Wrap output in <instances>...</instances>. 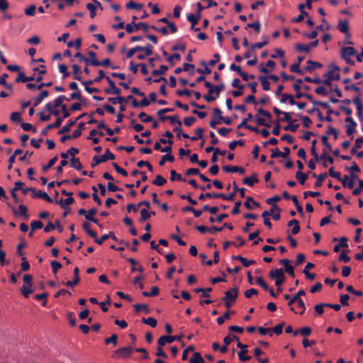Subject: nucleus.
<instances>
[{
	"instance_id": "1",
	"label": "nucleus",
	"mask_w": 363,
	"mask_h": 363,
	"mask_svg": "<svg viewBox=\"0 0 363 363\" xmlns=\"http://www.w3.org/2000/svg\"><path fill=\"white\" fill-rule=\"evenodd\" d=\"M115 155L112 154L108 149H106L105 151V153L100 156H94L91 163V167H94L99 164L101 162H105L108 160H114Z\"/></svg>"
},
{
	"instance_id": "2",
	"label": "nucleus",
	"mask_w": 363,
	"mask_h": 363,
	"mask_svg": "<svg viewBox=\"0 0 363 363\" xmlns=\"http://www.w3.org/2000/svg\"><path fill=\"white\" fill-rule=\"evenodd\" d=\"M269 277L272 279H275V285L277 286H281V285L285 281V275L282 269H272L269 272Z\"/></svg>"
},
{
	"instance_id": "3",
	"label": "nucleus",
	"mask_w": 363,
	"mask_h": 363,
	"mask_svg": "<svg viewBox=\"0 0 363 363\" xmlns=\"http://www.w3.org/2000/svg\"><path fill=\"white\" fill-rule=\"evenodd\" d=\"M206 198H220L227 201H233L234 199V194H220V193H206L201 194L199 196V200H204Z\"/></svg>"
},
{
	"instance_id": "4",
	"label": "nucleus",
	"mask_w": 363,
	"mask_h": 363,
	"mask_svg": "<svg viewBox=\"0 0 363 363\" xmlns=\"http://www.w3.org/2000/svg\"><path fill=\"white\" fill-rule=\"evenodd\" d=\"M182 337H183L182 335H174V336L162 335L159 338L157 343L160 346H163L166 343H172L175 340L180 341L182 340Z\"/></svg>"
},
{
	"instance_id": "5",
	"label": "nucleus",
	"mask_w": 363,
	"mask_h": 363,
	"mask_svg": "<svg viewBox=\"0 0 363 363\" xmlns=\"http://www.w3.org/2000/svg\"><path fill=\"white\" fill-rule=\"evenodd\" d=\"M340 68L335 65L329 66V71L323 75V77H330V79L339 80L340 75L338 73Z\"/></svg>"
},
{
	"instance_id": "6",
	"label": "nucleus",
	"mask_w": 363,
	"mask_h": 363,
	"mask_svg": "<svg viewBox=\"0 0 363 363\" xmlns=\"http://www.w3.org/2000/svg\"><path fill=\"white\" fill-rule=\"evenodd\" d=\"M133 352V350L131 347H125L118 349L115 352V356L118 358H126L129 357Z\"/></svg>"
},
{
	"instance_id": "7",
	"label": "nucleus",
	"mask_w": 363,
	"mask_h": 363,
	"mask_svg": "<svg viewBox=\"0 0 363 363\" xmlns=\"http://www.w3.org/2000/svg\"><path fill=\"white\" fill-rule=\"evenodd\" d=\"M239 294V289L237 287H234L229 291L225 292V296L222 300H227L234 302L238 298Z\"/></svg>"
},
{
	"instance_id": "8",
	"label": "nucleus",
	"mask_w": 363,
	"mask_h": 363,
	"mask_svg": "<svg viewBox=\"0 0 363 363\" xmlns=\"http://www.w3.org/2000/svg\"><path fill=\"white\" fill-rule=\"evenodd\" d=\"M237 347L241 350L238 352V357L240 361H246L251 359V357L245 355L247 352V345L242 344L240 341L237 342Z\"/></svg>"
},
{
	"instance_id": "9",
	"label": "nucleus",
	"mask_w": 363,
	"mask_h": 363,
	"mask_svg": "<svg viewBox=\"0 0 363 363\" xmlns=\"http://www.w3.org/2000/svg\"><path fill=\"white\" fill-rule=\"evenodd\" d=\"M337 28L341 33L345 34L346 38H350V34L348 32L349 22L347 20L340 19Z\"/></svg>"
},
{
	"instance_id": "10",
	"label": "nucleus",
	"mask_w": 363,
	"mask_h": 363,
	"mask_svg": "<svg viewBox=\"0 0 363 363\" xmlns=\"http://www.w3.org/2000/svg\"><path fill=\"white\" fill-rule=\"evenodd\" d=\"M109 84V88L105 89V92L108 94H116L119 95L121 94V89L116 86L115 83L109 77H106Z\"/></svg>"
},
{
	"instance_id": "11",
	"label": "nucleus",
	"mask_w": 363,
	"mask_h": 363,
	"mask_svg": "<svg viewBox=\"0 0 363 363\" xmlns=\"http://www.w3.org/2000/svg\"><path fill=\"white\" fill-rule=\"evenodd\" d=\"M290 154V149L287 147L284 148V152L279 151L278 148L272 150V158L276 157H286Z\"/></svg>"
},
{
	"instance_id": "12",
	"label": "nucleus",
	"mask_w": 363,
	"mask_h": 363,
	"mask_svg": "<svg viewBox=\"0 0 363 363\" xmlns=\"http://www.w3.org/2000/svg\"><path fill=\"white\" fill-rule=\"evenodd\" d=\"M357 55L356 50L352 47H343L340 51L342 58L346 59Z\"/></svg>"
},
{
	"instance_id": "13",
	"label": "nucleus",
	"mask_w": 363,
	"mask_h": 363,
	"mask_svg": "<svg viewBox=\"0 0 363 363\" xmlns=\"http://www.w3.org/2000/svg\"><path fill=\"white\" fill-rule=\"evenodd\" d=\"M74 279L72 281H67L65 283V285L67 286H74L77 285L79 283L80 279H79V269L77 267H76L74 269Z\"/></svg>"
},
{
	"instance_id": "14",
	"label": "nucleus",
	"mask_w": 363,
	"mask_h": 363,
	"mask_svg": "<svg viewBox=\"0 0 363 363\" xmlns=\"http://www.w3.org/2000/svg\"><path fill=\"white\" fill-rule=\"evenodd\" d=\"M306 294L304 290H300L298 291L288 302V306L290 307V309L291 311H294L296 313L294 308L292 306V304L297 301L298 302V300H301L300 296H304Z\"/></svg>"
},
{
	"instance_id": "15",
	"label": "nucleus",
	"mask_w": 363,
	"mask_h": 363,
	"mask_svg": "<svg viewBox=\"0 0 363 363\" xmlns=\"http://www.w3.org/2000/svg\"><path fill=\"white\" fill-rule=\"evenodd\" d=\"M280 263L282 264L284 267V271L290 274L291 277H294V268L291 265L289 264L290 260L287 259H284L280 260Z\"/></svg>"
},
{
	"instance_id": "16",
	"label": "nucleus",
	"mask_w": 363,
	"mask_h": 363,
	"mask_svg": "<svg viewBox=\"0 0 363 363\" xmlns=\"http://www.w3.org/2000/svg\"><path fill=\"white\" fill-rule=\"evenodd\" d=\"M306 64L307 66L305 67V69L310 72L315 70L318 68H321L323 67V65L321 63L318 62H314L312 60H308Z\"/></svg>"
},
{
	"instance_id": "17",
	"label": "nucleus",
	"mask_w": 363,
	"mask_h": 363,
	"mask_svg": "<svg viewBox=\"0 0 363 363\" xmlns=\"http://www.w3.org/2000/svg\"><path fill=\"white\" fill-rule=\"evenodd\" d=\"M259 179L257 178V174L256 173L252 174L250 177H245L242 180V183L249 186H252L255 183H257Z\"/></svg>"
},
{
	"instance_id": "18",
	"label": "nucleus",
	"mask_w": 363,
	"mask_h": 363,
	"mask_svg": "<svg viewBox=\"0 0 363 363\" xmlns=\"http://www.w3.org/2000/svg\"><path fill=\"white\" fill-rule=\"evenodd\" d=\"M33 197L40 198L42 199L45 200L48 203H52L53 201L52 198L46 192H43L41 191H38V192H35V191L33 194Z\"/></svg>"
},
{
	"instance_id": "19",
	"label": "nucleus",
	"mask_w": 363,
	"mask_h": 363,
	"mask_svg": "<svg viewBox=\"0 0 363 363\" xmlns=\"http://www.w3.org/2000/svg\"><path fill=\"white\" fill-rule=\"evenodd\" d=\"M223 170L226 172H238L241 174L245 173V169L237 166H224Z\"/></svg>"
},
{
	"instance_id": "20",
	"label": "nucleus",
	"mask_w": 363,
	"mask_h": 363,
	"mask_svg": "<svg viewBox=\"0 0 363 363\" xmlns=\"http://www.w3.org/2000/svg\"><path fill=\"white\" fill-rule=\"evenodd\" d=\"M322 160H325L323 162V166L324 167H327L329 164H333L334 162V159L330 156L326 150H323L321 155Z\"/></svg>"
},
{
	"instance_id": "21",
	"label": "nucleus",
	"mask_w": 363,
	"mask_h": 363,
	"mask_svg": "<svg viewBox=\"0 0 363 363\" xmlns=\"http://www.w3.org/2000/svg\"><path fill=\"white\" fill-rule=\"evenodd\" d=\"M233 258L240 261L245 267H248L250 265L254 264L255 263V260H248L240 255L233 256Z\"/></svg>"
},
{
	"instance_id": "22",
	"label": "nucleus",
	"mask_w": 363,
	"mask_h": 363,
	"mask_svg": "<svg viewBox=\"0 0 363 363\" xmlns=\"http://www.w3.org/2000/svg\"><path fill=\"white\" fill-rule=\"evenodd\" d=\"M166 120H169L171 124L177 123V125H179V126L182 125V121L179 119L178 116H167L165 117L160 118L161 121H164Z\"/></svg>"
},
{
	"instance_id": "23",
	"label": "nucleus",
	"mask_w": 363,
	"mask_h": 363,
	"mask_svg": "<svg viewBox=\"0 0 363 363\" xmlns=\"http://www.w3.org/2000/svg\"><path fill=\"white\" fill-rule=\"evenodd\" d=\"M48 91L43 90L38 95V96L35 99V101L33 103V107L38 106L45 98L48 96Z\"/></svg>"
},
{
	"instance_id": "24",
	"label": "nucleus",
	"mask_w": 363,
	"mask_h": 363,
	"mask_svg": "<svg viewBox=\"0 0 363 363\" xmlns=\"http://www.w3.org/2000/svg\"><path fill=\"white\" fill-rule=\"evenodd\" d=\"M342 186L344 187H347L350 189H352L354 187V182L352 180H350V177L348 175H344L343 177H342V181H340Z\"/></svg>"
},
{
	"instance_id": "25",
	"label": "nucleus",
	"mask_w": 363,
	"mask_h": 363,
	"mask_svg": "<svg viewBox=\"0 0 363 363\" xmlns=\"http://www.w3.org/2000/svg\"><path fill=\"white\" fill-rule=\"evenodd\" d=\"M189 363H204L205 361L200 352H194L193 357L189 359Z\"/></svg>"
},
{
	"instance_id": "26",
	"label": "nucleus",
	"mask_w": 363,
	"mask_h": 363,
	"mask_svg": "<svg viewBox=\"0 0 363 363\" xmlns=\"http://www.w3.org/2000/svg\"><path fill=\"white\" fill-rule=\"evenodd\" d=\"M258 79L261 82L262 88L264 91H269L270 89V83L268 81L267 76H259Z\"/></svg>"
},
{
	"instance_id": "27",
	"label": "nucleus",
	"mask_w": 363,
	"mask_h": 363,
	"mask_svg": "<svg viewBox=\"0 0 363 363\" xmlns=\"http://www.w3.org/2000/svg\"><path fill=\"white\" fill-rule=\"evenodd\" d=\"M72 69L74 79L78 81H82V71L80 70L79 66L77 65H73Z\"/></svg>"
},
{
	"instance_id": "28",
	"label": "nucleus",
	"mask_w": 363,
	"mask_h": 363,
	"mask_svg": "<svg viewBox=\"0 0 363 363\" xmlns=\"http://www.w3.org/2000/svg\"><path fill=\"white\" fill-rule=\"evenodd\" d=\"M97 210L96 208H91L88 211H86V214L85 215V218L89 221L93 223H97V219L94 217V215L96 214Z\"/></svg>"
},
{
	"instance_id": "29",
	"label": "nucleus",
	"mask_w": 363,
	"mask_h": 363,
	"mask_svg": "<svg viewBox=\"0 0 363 363\" xmlns=\"http://www.w3.org/2000/svg\"><path fill=\"white\" fill-rule=\"evenodd\" d=\"M70 164L72 168H74L77 170H80L82 169V165L79 158H77L75 157L71 158Z\"/></svg>"
},
{
	"instance_id": "30",
	"label": "nucleus",
	"mask_w": 363,
	"mask_h": 363,
	"mask_svg": "<svg viewBox=\"0 0 363 363\" xmlns=\"http://www.w3.org/2000/svg\"><path fill=\"white\" fill-rule=\"evenodd\" d=\"M142 322L144 323V324H146V325H148L150 326H151L152 328H155L157 325V321L155 318H152V317H148L147 318H142Z\"/></svg>"
},
{
	"instance_id": "31",
	"label": "nucleus",
	"mask_w": 363,
	"mask_h": 363,
	"mask_svg": "<svg viewBox=\"0 0 363 363\" xmlns=\"http://www.w3.org/2000/svg\"><path fill=\"white\" fill-rule=\"evenodd\" d=\"M64 100H67V101H69V99H67L65 95H60L59 96L57 99H55V100L54 101V103H53V107L55 108H57V107H61L62 108V106H63L62 104V102Z\"/></svg>"
},
{
	"instance_id": "32",
	"label": "nucleus",
	"mask_w": 363,
	"mask_h": 363,
	"mask_svg": "<svg viewBox=\"0 0 363 363\" xmlns=\"http://www.w3.org/2000/svg\"><path fill=\"white\" fill-rule=\"evenodd\" d=\"M125 7L127 9H136L140 11L143 9V5L142 4L135 3L133 1H129L126 4Z\"/></svg>"
},
{
	"instance_id": "33",
	"label": "nucleus",
	"mask_w": 363,
	"mask_h": 363,
	"mask_svg": "<svg viewBox=\"0 0 363 363\" xmlns=\"http://www.w3.org/2000/svg\"><path fill=\"white\" fill-rule=\"evenodd\" d=\"M269 43V38L267 36L264 37V41L255 43L252 45L251 48L252 50H255V49H261L264 46L267 45Z\"/></svg>"
},
{
	"instance_id": "34",
	"label": "nucleus",
	"mask_w": 363,
	"mask_h": 363,
	"mask_svg": "<svg viewBox=\"0 0 363 363\" xmlns=\"http://www.w3.org/2000/svg\"><path fill=\"white\" fill-rule=\"evenodd\" d=\"M90 226H91L90 223H86V222H85L82 224V227H83L84 230L87 233V234L93 238H96V233L90 229Z\"/></svg>"
},
{
	"instance_id": "35",
	"label": "nucleus",
	"mask_w": 363,
	"mask_h": 363,
	"mask_svg": "<svg viewBox=\"0 0 363 363\" xmlns=\"http://www.w3.org/2000/svg\"><path fill=\"white\" fill-rule=\"evenodd\" d=\"M174 157L171 154H166L164 155L162 159L159 162L160 166H163L165 164V162L169 161L170 162H174Z\"/></svg>"
},
{
	"instance_id": "36",
	"label": "nucleus",
	"mask_w": 363,
	"mask_h": 363,
	"mask_svg": "<svg viewBox=\"0 0 363 363\" xmlns=\"http://www.w3.org/2000/svg\"><path fill=\"white\" fill-rule=\"evenodd\" d=\"M134 308L135 311L138 313L141 310H143L146 314H148L150 313V308L147 304H135Z\"/></svg>"
},
{
	"instance_id": "37",
	"label": "nucleus",
	"mask_w": 363,
	"mask_h": 363,
	"mask_svg": "<svg viewBox=\"0 0 363 363\" xmlns=\"http://www.w3.org/2000/svg\"><path fill=\"white\" fill-rule=\"evenodd\" d=\"M296 178L298 180L299 183L303 185L305 184V182L308 179V175L300 171H298L296 173Z\"/></svg>"
},
{
	"instance_id": "38",
	"label": "nucleus",
	"mask_w": 363,
	"mask_h": 363,
	"mask_svg": "<svg viewBox=\"0 0 363 363\" xmlns=\"http://www.w3.org/2000/svg\"><path fill=\"white\" fill-rule=\"evenodd\" d=\"M170 175H171L170 179L172 182H174L176 180L186 182V179H182L181 174L177 173L176 171L174 169L170 171Z\"/></svg>"
},
{
	"instance_id": "39",
	"label": "nucleus",
	"mask_w": 363,
	"mask_h": 363,
	"mask_svg": "<svg viewBox=\"0 0 363 363\" xmlns=\"http://www.w3.org/2000/svg\"><path fill=\"white\" fill-rule=\"evenodd\" d=\"M92 66L97 67V66H104V67H109L111 66V60L108 58H106L104 60L101 62L99 61H93L92 62Z\"/></svg>"
},
{
	"instance_id": "40",
	"label": "nucleus",
	"mask_w": 363,
	"mask_h": 363,
	"mask_svg": "<svg viewBox=\"0 0 363 363\" xmlns=\"http://www.w3.org/2000/svg\"><path fill=\"white\" fill-rule=\"evenodd\" d=\"M362 143L363 140H362L361 137L357 138L355 140V144L351 150V154L355 155L357 153V150L361 148Z\"/></svg>"
},
{
	"instance_id": "41",
	"label": "nucleus",
	"mask_w": 363,
	"mask_h": 363,
	"mask_svg": "<svg viewBox=\"0 0 363 363\" xmlns=\"http://www.w3.org/2000/svg\"><path fill=\"white\" fill-rule=\"evenodd\" d=\"M128 262L132 265V268H131V272H135L136 270H138L139 272H140L141 273L143 272V268L142 266H139L138 268H136L135 267V264H137V262L135 259L133 258H129L128 259Z\"/></svg>"
},
{
	"instance_id": "42",
	"label": "nucleus",
	"mask_w": 363,
	"mask_h": 363,
	"mask_svg": "<svg viewBox=\"0 0 363 363\" xmlns=\"http://www.w3.org/2000/svg\"><path fill=\"white\" fill-rule=\"evenodd\" d=\"M148 208H143L140 211V222L147 220L150 217V213L147 211Z\"/></svg>"
},
{
	"instance_id": "43",
	"label": "nucleus",
	"mask_w": 363,
	"mask_h": 363,
	"mask_svg": "<svg viewBox=\"0 0 363 363\" xmlns=\"http://www.w3.org/2000/svg\"><path fill=\"white\" fill-rule=\"evenodd\" d=\"M135 30H138L140 29H143L144 32H147L150 28V26L147 23L143 22H139L137 23H134Z\"/></svg>"
},
{
	"instance_id": "44",
	"label": "nucleus",
	"mask_w": 363,
	"mask_h": 363,
	"mask_svg": "<svg viewBox=\"0 0 363 363\" xmlns=\"http://www.w3.org/2000/svg\"><path fill=\"white\" fill-rule=\"evenodd\" d=\"M69 100H74V99H77L82 102H84V99L82 96L81 95V91L80 90H77L75 91L74 92L70 94V98L69 99Z\"/></svg>"
},
{
	"instance_id": "45",
	"label": "nucleus",
	"mask_w": 363,
	"mask_h": 363,
	"mask_svg": "<svg viewBox=\"0 0 363 363\" xmlns=\"http://www.w3.org/2000/svg\"><path fill=\"white\" fill-rule=\"evenodd\" d=\"M76 123V121H69L68 124L65 125L60 130H59L58 133L59 134H62V133H68L72 127Z\"/></svg>"
},
{
	"instance_id": "46",
	"label": "nucleus",
	"mask_w": 363,
	"mask_h": 363,
	"mask_svg": "<svg viewBox=\"0 0 363 363\" xmlns=\"http://www.w3.org/2000/svg\"><path fill=\"white\" fill-rule=\"evenodd\" d=\"M21 291L26 298H28L29 295L33 293V290L29 285H23L21 289Z\"/></svg>"
},
{
	"instance_id": "47",
	"label": "nucleus",
	"mask_w": 363,
	"mask_h": 363,
	"mask_svg": "<svg viewBox=\"0 0 363 363\" xmlns=\"http://www.w3.org/2000/svg\"><path fill=\"white\" fill-rule=\"evenodd\" d=\"M357 123H352L351 124L346 125V133L347 135H352L356 132Z\"/></svg>"
},
{
	"instance_id": "48",
	"label": "nucleus",
	"mask_w": 363,
	"mask_h": 363,
	"mask_svg": "<svg viewBox=\"0 0 363 363\" xmlns=\"http://www.w3.org/2000/svg\"><path fill=\"white\" fill-rule=\"evenodd\" d=\"M104 342L106 345L112 343L114 346H116L118 344V335L113 334L110 337L106 338Z\"/></svg>"
},
{
	"instance_id": "49",
	"label": "nucleus",
	"mask_w": 363,
	"mask_h": 363,
	"mask_svg": "<svg viewBox=\"0 0 363 363\" xmlns=\"http://www.w3.org/2000/svg\"><path fill=\"white\" fill-rule=\"evenodd\" d=\"M328 174L326 172L323 173L317 176V180L314 184L315 187H320L322 185L323 181L327 177Z\"/></svg>"
},
{
	"instance_id": "50",
	"label": "nucleus",
	"mask_w": 363,
	"mask_h": 363,
	"mask_svg": "<svg viewBox=\"0 0 363 363\" xmlns=\"http://www.w3.org/2000/svg\"><path fill=\"white\" fill-rule=\"evenodd\" d=\"M167 182V180L161 175H157L152 184L159 186H163Z\"/></svg>"
},
{
	"instance_id": "51",
	"label": "nucleus",
	"mask_w": 363,
	"mask_h": 363,
	"mask_svg": "<svg viewBox=\"0 0 363 363\" xmlns=\"http://www.w3.org/2000/svg\"><path fill=\"white\" fill-rule=\"evenodd\" d=\"M86 7L90 12V17L91 18H94L96 15V6L94 4L89 3L86 4Z\"/></svg>"
},
{
	"instance_id": "52",
	"label": "nucleus",
	"mask_w": 363,
	"mask_h": 363,
	"mask_svg": "<svg viewBox=\"0 0 363 363\" xmlns=\"http://www.w3.org/2000/svg\"><path fill=\"white\" fill-rule=\"evenodd\" d=\"M167 69H168V67L166 65H160L159 69H154L152 72V74L153 76H157V75H160V74H164L167 71Z\"/></svg>"
},
{
	"instance_id": "53",
	"label": "nucleus",
	"mask_w": 363,
	"mask_h": 363,
	"mask_svg": "<svg viewBox=\"0 0 363 363\" xmlns=\"http://www.w3.org/2000/svg\"><path fill=\"white\" fill-rule=\"evenodd\" d=\"M138 118L143 123H149L151 122L153 118L152 116L147 115L145 112H141L138 114Z\"/></svg>"
},
{
	"instance_id": "54",
	"label": "nucleus",
	"mask_w": 363,
	"mask_h": 363,
	"mask_svg": "<svg viewBox=\"0 0 363 363\" xmlns=\"http://www.w3.org/2000/svg\"><path fill=\"white\" fill-rule=\"evenodd\" d=\"M295 49L297 50V51H299V52H308L311 50H310V48L308 46V45H303V44H296L295 45Z\"/></svg>"
},
{
	"instance_id": "55",
	"label": "nucleus",
	"mask_w": 363,
	"mask_h": 363,
	"mask_svg": "<svg viewBox=\"0 0 363 363\" xmlns=\"http://www.w3.org/2000/svg\"><path fill=\"white\" fill-rule=\"evenodd\" d=\"M59 72L63 74L62 79H65L69 75V72L67 71V66L65 64L59 65Z\"/></svg>"
},
{
	"instance_id": "56",
	"label": "nucleus",
	"mask_w": 363,
	"mask_h": 363,
	"mask_svg": "<svg viewBox=\"0 0 363 363\" xmlns=\"http://www.w3.org/2000/svg\"><path fill=\"white\" fill-rule=\"evenodd\" d=\"M43 227V223L40 220H33L30 223V229L34 231Z\"/></svg>"
},
{
	"instance_id": "57",
	"label": "nucleus",
	"mask_w": 363,
	"mask_h": 363,
	"mask_svg": "<svg viewBox=\"0 0 363 363\" xmlns=\"http://www.w3.org/2000/svg\"><path fill=\"white\" fill-rule=\"evenodd\" d=\"M328 174L333 177V178H335L337 179L338 181H342V177H341V174L340 172H335L334 171V168L333 167H331L330 169H329V171H328Z\"/></svg>"
},
{
	"instance_id": "58",
	"label": "nucleus",
	"mask_w": 363,
	"mask_h": 363,
	"mask_svg": "<svg viewBox=\"0 0 363 363\" xmlns=\"http://www.w3.org/2000/svg\"><path fill=\"white\" fill-rule=\"evenodd\" d=\"M233 340H236L237 342L240 341L237 335H232L225 337L223 339V342L225 345H229L233 342Z\"/></svg>"
},
{
	"instance_id": "59",
	"label": "nucleus",
	"mask_w": 363,
	"mask_h": 363,
	"mask_svg": "<svg viewBox=\"0 0 363 363\" xmlns=\"http://www.w3.org/2000/svg\"><path fill=\"white\" fill-rule=\"evenodd\" d=\"M291 200H292V201L294 202V205L296 206L297 211H298L299 213H301V215H303V208H302V206L299 204V203H298V199H297V196H291Z\"/></svg>"
},
{
	"instance_id": "60",
	"label": "nucleus",
	"mask_w": 363,
	"mask_h": 363,
	"mask_svg": "<svg viewBox=\"0 0 363 363\" xmlns=\"http://www.w3.org/2000/svg\"><path fill=\"white\" fill-rule=\"evenodd\" d=\"M112 165H113L114 169L118 173L121 174V175H123L124 177H127L128 176V172H126V170H125L124 169L121 168L117 163L113 162Z\"/></svg>"
},
{
	"instance_id": "61",
	"label": "nucleus",
	"mask_w": 363,
	"mask_h": 363,
	"mask_svg": "<svg viewBox=\"0 0 363 363\" xmlns=\"http://www.w3.org/2000/svg\"><path fill=\"white\" fill-rule=\"evenodd\" d=\"M58 158L57 156L54 157L51 160H50L49 162L43 167V170L44 172L48 171L50 168H51L57 161Z\"/></svg>"
},
{
	"instance_id": "62",
	"label": "nucleus",
	"mask_w": 363,
	"mask_h": 363,
	"mask_svg": "<svg viewBox=\"0 0 363 363\" xmlns=\"http://www.w3.org/2000/svg\"><path fill=\"white\" fill-rule=\"evenodd\" d=\"M299 125L298 124H294L293 123V121H290L289 122V124L288 125L284 127V130L287 131V130H291L292 132H296L298 128Z\"/></svg>"
},
{
	"instance_id": "63",
	"label": "nucleus",
	"mask_w": 363,
	"mask_h": 363,
	"mask_svg": "<svg viewBox=\"0 0 363 363\" xmlns=\"http://www.w3.org/2000/svg\"><path fill=\"white\" fill-rule=\"evenodd\" d=\"M195 133H196V135L191 137V140H192V141H196L202 138L203 133V129L201 128H199L196 129Z\"/></svg>"
},
{
	"instance_id": "64",
	"label": "nucleus",
	"mask_w": 363,
	"mask_h": 363,
	"mask_svg": "<svg viewBox=\"0 0 363 363\" xmlns=\"http://www.w3.org/2000/svg\"><path fill=\"white\" fill-rule=\"evenodd\" d=\"M199 18L193 13H190L187 16V20L191 23V25L196 26L199 21Z\"/></svg>"
}]
</instances>
